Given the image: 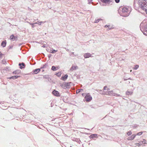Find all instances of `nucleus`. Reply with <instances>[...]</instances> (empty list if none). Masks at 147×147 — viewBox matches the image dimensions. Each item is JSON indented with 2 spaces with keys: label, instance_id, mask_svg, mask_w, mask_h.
<instances>
[{
  "label": "nucleus",
  "instance_id": "obj_1",
  "mask_svg": "<svg viewBox=\"0 0 147 147\" xmlns=\"http://www.w3.org/2000/svg\"><path fill=\"white\" fill-rule=\"evenodd\" d=\"M118 12L121 16L127 17L129 15L131 12V8L128 7H123L119 9Z\"/></svg>",
  "mask_w": 147,
  "mask_h": 147
},
{
  "label": "nucleus",
  "instance_id": "obj_2",
  "mask_svg": "<svg viewBox=\"0 0 147 147\" xmlns=\"http://www.w3.org/2000/svg\"><path fill=\"white\" fill-rule=\"evenodd\" d=\"M138 4L139 7L147 13V0H138Z\"/></svg>",
  "mask_w": 147,
  "mask_h": 147
},
{
  "label": "nucleus",
  "instance_id": "obj_3",
  "mask_svg": "<svg viewBox=\"0 0 147 147\" xmlns=\"http://www.w3.org/2000/svg\"><path fill=\"white\" fill-rule=\"evenodd\" d=\"M140 27L141 31L144 34L147 36V24L146 20H144L140 24Z\"/></svg>",
  "mask_w": 147,
  "mask_h": 147
},
{
  "label": "nucleus",
  "instance_id": "obj_4",
  "mask_svg": "<svg viewBox=\"0 0 147 147\" xmlns=\"http://www.w3.org/2000/svg\"><path fill=\"white\" fill-rule=\"evenodd\" d=\"M85 98L87 102H89L92 99V97L89 93H88L85 96Z\"/></svg>",
  "mask_w": 147,
  "mask_h": 147
},
{
  "label": "nucleus",
  "instance_id": "obj_5",
  "mask_svg": "<svg viewBox=\"0 0 147 147\" xmlns=\"http://www.w3.org/2000/svg\"><path fill=\"white\" fill-rule=\"evenodd\" d=\"M107 95H112L114 96H120V95L119 94H116L113 92V91H109L106 94Z\"/></svg>",
  "mask_w": 147,
  "mask_h": 147
},
{
  "label": "nucleus",
  "instance_id": "obj_6",
  "mask_svg": "<svg viewBox=\"0 0 147 147\" xmlns=\"http://www.w3.org/2000/svg\"><path fill=\"white\" fill-rule=\"evenodd\" d=\"M113 0H101V1L105 4V5H107L112 2Z\"/></svg>",
  "mask_w": 147,
  "mask_h": 147
},
{
  "label": "nucleus",
  "instance_id": "obj_7",
  "mask_svg": "<svg viewBox=\"0 0 147 147\" xmlns=\"http://www.w3.org/2000/svg\"><path fill=\"white\" fill-rule=\"evenodd\" d=\"M78 67L76 65H73L71 68L69 70L71 71H73L74 70L77 69H78Z\"/></svg>",
  "mask_w": 147,
  "mask_h": 147
},
{
  "label": "nucleus",
  "instance_id": "obj_8",
  "mask_svg": "<svg viewBox=\"0 0 147 147\" xmlns=\"http://www.w3.org/2000/svg\"><path fill=\"white\" fill-rule=\"evenodd\" d=\"M52 94L54 95L57 96H60L59 93L58 91H56L55 90H54L52 92Z\"/></svg>",
  "mask_w": 147,
  "mask_h": 147
},
{
  "label": "nucleus",
  "instance_id": "obj_9",
  "mask_svg": "<svg viewBox=\"0 0 147 147\" xmlns=\"http://www.w3.org/2000/svg\"><path fill=\"white\" fill-rule=\"evenodd\" d=\"M84 56L85 58L92 57L91 54L89 53H85L84 54Z\"/></svg>",
  "mask_w": 147,
  "mask_h": 147
},
{
  "label": "nucleus",
  "instance_id": "obj_10",
  "mask_svg": "<svg viewBox=\"0 0 147 147\" xmlns=\"http://www.w3.org/2000/svg\"><path fill=\"white\" fill-rule=\"evenodd\" d=\"M136 136V135L133 134L131 136V137H129L127 138L128 140H133Z\"/></svg>",
  "mask_w": 147,
  "mask_h": 147
},
{
  "label": "nucleus",
  "instance_id": "obj_11",
  "mask_svg": "<svg viewBox=\"0 0 147 147\" xmlns=\"http://www.w3.org/2000/svg\"><path fill=\"white\" fill-rule=\"evenodd\" d=\"M97 135L96 134H92L90 135L89 136L90 138H92L94 139V138H97Z\"/></svg>",
  "mask_w": 147,
  "mask_h": 147
},
{
  "label": "nucleus",
  "instance_id": "obj_12",
  "mask_svg": "<svg viewBox=\"0 0 147 147\" xmlns=\"http://www.w3.org/2000/svg\"><path fill=\"white\" fill-rule=\"evenodd\" d=\"M20 76H12L11 77H9L8 78V79H13V80H14L16 79L18 77H20Z\"/></svg>",
  "mask_w": 147,
  "mask_h": 147
},
{
  "label": "nucleus",
  "instance_id": "obj_13",
  "mask_svg": "<svg viewBox=\"0 0 147 147\" xmlns=\"http://www.w3.org/2000/svg\"><path fill=\"white\" fill-rule=\"evenodd\" d=\"M68 77V75L67 74L65 75L64 76H62L61 79L64 81Z\"/></svg>",
  "mask_w": 147,
  "mask_h": 147
},
{
  "label": "nucleus",
  "instance_id": "obj_14",
  "mask_svg": "<svg viewBox=\"0 0 147 147\" xmlns=\"http://www.w3.org/2000/svg\"><path fill=\"white\" fill-rule=\"evenodd\" d=\"M40 71V69L39 68L36 69L34 70L33 71L34 74H37Z\"/></svg>",
  "mask_w": 147,
  "mask_h": 147
},
{
  "label": "nucleus",
  "instance_id": "obj_15",
  "mask_svg": "<svg viewBox=\"0 0 147 147\" xmlns=\"http://www.w3.org/2000/svg\"><path fill=\"white\" fill-rule=\"evenodd\" d=\"M133 91H127L126 92V94L127 95H131V94H133Z\"/></svg>",
  "mask_w": 147,
  "mask_h": 147
},
{
  "label": "nucleus",
  "instance_id": "obj_16",
  "mask_svg": "<svg viewBox=\"0 0 147 147\" xmlns=\"http://www.w3.org/2000/svg\"><path fill=\"white\" fill-rule=\"evenodd\" d=\"M6 41H3L1 43V45L3 47H5L6 45Z\"/></svg>",
  "mask_w": 147,
  "mask_h": 147
},
{
  "label": "nucleus",
  "instance_id": "obj_17",
  "mask_svg": "<svg viewBox=\"0 0 147 147\" xmlns=\"http://www.w3.org/2000/svg\"><path fill=\"white\" fill-rule=\"evenodd\" d=\"M65 82H64L61 84V86L62 88H66V85H65Z\"/></svg>",
  "mask_w": 147,
  "mask_h": 147
},
{
  "label": "nucleus",
  "instance_id": "obj_18",
  "mask_svg": "<svg viewBox=\"0 0 147 147\" xmlns=\"http://www.w3.org/2000/svg\"><path fill=\"white\" fill-rule=\"evenodd\" d=\"M20 71L19 70H17L15 71H14L13 72V73L15 74H19V73H20Z\"/></svg>",
  "mask_w": 147,
  "mask_h": 147
},
{
  "label": "nucleus",
  "instance_id": "obj_19",
  "mask_svg": "<svg viewBox=\"0 0 147 147\" xmlns=\"http://www.w3.org/2000/svg\"><path fill=\"white\" fill-rule=\"evenodd\" d=\"M15 38V37L13 35H11L10 37V39L11 40H14Z\"/></svg>",
  "mask_w": 147,
  "mask_h": 147
},
{
  "label": "nucleus",
  "instance_id": "obj_20",
  "mask_svg": "<svg viewBox=\"0 0 147 147\" xmlns=\"http://www.w3.org/2000/svg\"><path fill=\"white\" fill-rule=\"evenodd\" d=\"M27 22L30 24V25H32V27L33 28L34 27V25L35 24H37V23H30L29 22Z\"/></svg>",
  "mask_w": 147,
  "mask_h": 147
},
{
  "label": "nucleus",
  "instance_id": "obj_21",
  "mask_svg": "<svg viewBox=\"0 0 147 147\" xmlns=\"http://www.w3.org/2000/svg\"><path fill=\"white\" fill-rule=\"evenodd\" d=\"M51 69L52 70L54 71H56L57 70L56 68L54 66H52Z\"/></svg>",
  "mask_w": 147,
  "mask_h": 147
},
{
  "label": "nucleus",
  "instance_id": "obj_22",
  "mask_svg": "<svg viewBox=\"0 0 147 147\" xmlns=\"http://www.w3.org/2000/svg\"><path fill=\"white\" fill-rule=\"evenodd\" d=\"M45 22H45H37V24H38L39 25H41L42 23H44Z\"/></svg>",
  "mask_w": 147,
  "mask_h": 147
},
{
  "label": "nucleus",
  "instance_id": "obj_23",
  "mask_svg": "<svg viewBox=\"0 0 147 147\" xmlns=\"http://www.w3.org/2000/svg\"><path fill=\"white\" fill-rule=\"evenodd\" d=\"M139 67L138 65H136L135 66V67L133 68V69L135 70H136Z\"/></svg>",
  "mask_w": 147,
  "mask_h": 147
},
{
  "label": "nucleus",
  "instance_id": "obj_24",
  "mask_svg": "<svg viewBox=\"0 0 147 147\" xmlns=\"http://www.w3.org/2000/svg\"><path fill=\"white\" fill-rule=\"evenodd\" d=\"M101 20L100 19H96L95 20L94 23H98L99 22V20Z\"/></svg>",
  "mask_w": 147,
  "mask_h": 147
},
{
  "label": "nucleus",
  "instance_id": "obj_25",
  "mask_svg": "<svg viewBox=\"0 0 147 147\" xmlns=\"http://www.w3.org/2000/svg\"><path fill=\"white\" fill-rule=\"evenodd\" d=\"M80 90H82V91H83V90L82 89H79L78 90L76 91V93L78 94V93H79L80 92Z\"/></svg>",
  "mask_w": 147,
  "mask_h": 147
},
{
  "label": "nucleus",
  "instance_id": "obj_26",
  "mask_svg": "<svg viewBox=\"0 0 147 147\" xmlns=\"http://www.w3.org/2000/svg\"><path fill=\"white\" fill-rule=\"evenodd\" d=\"M65 85H66V88H67L69 86V84L68 83L65 82Z\"/></svg>",
  "mask_w": 147,
  "mask_h": 147
},
{
  "label": "nucleus",
  "instance_id": "obj_27",
  "mask_svg": "<svg viewBox=\"0 0 147 147\" xmlns=\"http://www.w3.org/2000/svg\"><path fill=\"white\" fill-rule=\"evenodd\" d=\"M132 134L131 132V131H129L127 133V134L128 136H130Z\"/></svg>",
  "mask_w": 147,
  "mask_h": 147
},
{
  "label": "nucleus",
  "instance_id": "obj_28",
  "mask_svg": "<svg viewBox=\"0 0 147 147\" xmlns=\"http://www.w3.org/2000/svg\"><path fill=\"white\" fill-rule=\"evenodd\" d=\"M142 142L143 144H145L146 143V140L145 139H143L142 141Z\"/></svg>",
  "mask_w": 147,
  "mask_h": 147
},
{
  "label": "nucleus",
  "instance_id": "obj_29",
  "mask_svg": "<svg viewBox=\"0 0 147 147\" xmlns=\"http://www.w3.org/2000/svg\"><path fill=\"white\" fill-rule=\"evenodd\" d=\"M57 50H53L51 52V53H54L55 52H57Z\"/></svg>",
  "mask_w": 147,
  "mask_h": 147
},
{
  "label": "nucleus",
  "instance_id": "obj_30",
  "mask_svg": "<svg viewBox=\"0 0 147 147\" xmlns=\"http://www.w3.org/2000/svg\"><path fill=\"white\" fill-rule=\"evenodd\" d=\"M142 134V132H139V133H138L137 134H136L137 135H138V136H140Z\"/></svg>",
  "mask_w": 147,
  "mask_h": 147
},
{
  "label": "nucleus",
  "instance_id": "obj_31",
  "mask_svg": "<svg viewBox=\"0 0 147 147\" xmlns=\"http://www.w3.org/2000/svg\"><path fill=\"white\" fill-rule=\"evenodd\" d=\"M47 66V64H45L43 65V66L42 67L43 68H46Z\"/></svg>",
  "mask_w": 147,
  "mask_h": 147
},
{
  "label": "nucleus",
  "instance_id": "obj_32",
  "mask_svg": "<svg viewBox=\"0 0 147 147\" xmlns=\"http://www.w3.org/2000/svg\"><path fill=\"white\" fill-rule=\"evenodd\" d=\"M61 74L60 72H58L57 73L56 75L58 76H61Z\"/></svg>",
  "mask_w": 147,
  "mask_h": 147
},
{
  "label": "nucleus",
  "instance_id": "obj_33",
  "mask_svg": "<svg viewBox=\"0 0 147 147\" xmlns=\"http://www.w3.org/2000/svg\"><path fill=\"white\" fill-rule=\"evenodd\" d=\"M21 65H22V63H19V66H20V69H22L23 68H24V67H22V66H21Z\"/></svg>",
  "mask_w": 147,
  "mask_h": 147
},
{
  "label": "nucleus",
  "instance_id": "obj_34",
  "mask_svg": "<svg viewBox=\"0 0 147 147\" xmlns=\"http://www.w3.org/2000/svg\"><path fill=\"white\" fill-rule=\"evenodd\" d=\"M136 145L137 146H140V144L136 143Z\"/></svg>",
  "mask_w": 147,
  "mask_h": 147
},
{
  "label": "nucleus",
  "instance_id": "obj_35",
  "mask_svg": "<svg viewBox=\"0 0 147 147\" xmlns=\"http://www.w3.org/2000/svg\"><path fill=\"white\" fill-rule=\"evenodd\" d=\"M92 0H88V2L89 4H90L91 2L92 1Z\"/></svg>",
  "mask_w": 147,
  "mask_h": 147
},
{
  "label": "nucleus",
  "instance_id": "obj_36",
  "mask_svg": "<svg viewBox=\"0 0 147 147\" xmlns=\"http://www.w3.org/2000/svg\"><path fill=\"white\" fill-rule=\"evenodd\" d=\"M107 88V86H105V87H104L103 89H104V90H106Z\"/></svg>",
  "mask_w": 147,
  "mask_h": 147
},
{
  "label": "nucleus",
  "instance_id": "obj_37",
  "mask_svg": "<svg viewBox=\"0 0 147 147\" xmlns=\"http://www.w3.org/2000/svg\"><path fill=\"white\" fill-rule=\"evenodd\" d=\"M115 2L117 3H118L119 2L120 0H115Z\"/></svg>",
  "mask_w": 147,
  "mask_h": 147
},
{
  "label": "nucleus",
  "instance_id": "obj_38",
  "mask_svg": "<svg viewBox=\"0 0 147 147\" xmlns=\"http://www.w3.org/2000/svg\"><path fill=\"white\" fill-rule=\"evenodd\" d=\"M110 26L109 25V26H107V25H106L105 26V28H107V27H109V26Z\"/></svg>",
  "mask_w": 147,
  "mask_h": 147
},
{
  "label": "nucleus",
  "instance_id": "obj_39",
  "mask_svg": "<svg viewBox=\"0 0 147 147\" xmlns=\"http://www.w3.org/2000/svg\"><path fill=\"white\" fill-rule=\"evenodd\" d=\"M42 47H46V45H43L42 46Z\"/></svg>",
  "mask_w": 147,
  "mask_h": 147
},
{
  "label": "nucleus",
  "instance_id": "obj_40",
  "mask_svg": "<svg viewBox=\"0 0 147 147\" xmlns=\"http://www.w3.org/2000/svg\"><path fill=\"white\" fill-rule=\"evenodd\" d=\"M22 65L23 66H25V64L24 63H22Z\"/></svg>",
  "mask_w": 147,
  "mask_h": 147
},
{
  "label": "nucleus",
  "instance_id": "obj_41",
  "mask_svg": "<svg viewBox=\"0 0 147 147\" xmlns=\"http://www.w3.org/2000/svg\"><path fill=\"white\" fill-rule=\"evenodd\" d=\"M82 95L83 96H84L85 95V93H83L82 94Z\"/></svg>",
  "mask_w": 147,
  "mask_h": 147
},
{
  "label": "nucleus",
  "instance_id": "obj_42",
  "mask_svg": "<svg viewBox=\"0 0 147 147\" xmlns=\"http://www.w3.org/2000/svg\"><path fill=\"white\" fill-rule=\"evenodd\" d=\"M2 54H1V53L0 52V57H1L2 56Z\"/></svg>",
  "mask_w": 147,
  "mask_h": 147
},
{
  "label": "nucleus",
  "instance_id": "obj_43",
  "mask_svg": "<svg viewBox=\"0 0 147 147\" xmlns=\"http://www.w3.org/2000/svg\"><path fill=\"white\" fill-rule=\"evenodd\" d=\"M74 53L73 52H72V53H71V54H74Z\"/></svg>",
  "mask_w": 147,
  "mask_h": 147
},
{
  "label": "nucleus",
  "instance_id": "obj_44",
  "mask_svg": "<svg viewBox=\"0 0 147 147\" xmlns=\"http://www.w3.org/2000/svg\"><path fill=\"white\" fill-rule=\"evenodd\" d=\"M110 28H109V29H108V30H110Z\"/></svg>",
  "mask_w": 147,
  "mask_h": 147
},
{
  "label": "nucleus",
  "instance_id": "obj_45",
  "mask_svg": "<svg viewBox=\"0 0 147 147\" xmlns=\"http://www.w3.org/2000/svg\"><path fill=\"white\" fill-rule=\"evenodd\" d=\"M80 92L81 91H82V90H80Z\"/></svg>",
  "mask_w": 147,
  "mask_h": 147
},
{
  "label": "nucleus",
  "instance_id": "obj_46",
  "mask_svg": "<svg viewBox=\"0 0 147 147\" xmlns=\"http://www.w3.org/2000/svg\"><path fill=\"white\" fill-rule=\"evenodd\" d=\"M131 71H132V70H130V72H131Z\"/></svg>",
  "mask_w": 147,
  "mask_h": 147
}]
</instances>
